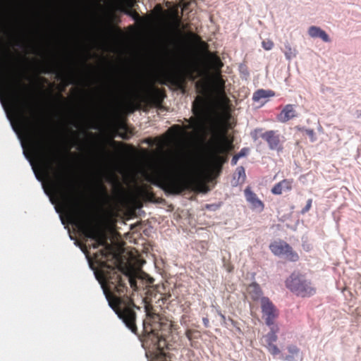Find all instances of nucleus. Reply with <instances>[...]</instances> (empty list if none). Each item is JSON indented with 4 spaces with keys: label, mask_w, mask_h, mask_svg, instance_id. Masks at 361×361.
I'll use <instances>...</instances> for the list:
<instances>
[{
    "label": "nucleus",
    "mask_w": 361,
    "mask_h": 361,
    "mask_svg": "<svg viewBox=\"0 0 361 361\" xmlns=\"http://www.w3.org/2000/svg\"><path fill=\"white\" fill-rule=\"evenodd\" d=\"M22 128L27 134L32 152L39 161L42 169L49 178L51 190L63 202L66 216L85 238L94 242L89 248H103L94 254L93 261L97 265L94 271L97 280L103 278L105 273L112 270L117 259L106 238L94 224L92 214L85 204L81 193L71 178L67 170L62 165L61 159L50 137L44 130L36 135L32 130L30 120L27 116V110L35 115L33 104H10Z\"/></svg>",
    "instance_id": "obj_1"
},
{
    "label": "nucleus",
    "mask_w": 361,
    "mask_h": 361,
    "mask_svg": "<svg viewBox=\"0 0 361 361\" xmlns=\"http://www.w3.org/2000/svg\"><path fill=\"white\" fill-rule=\"evenodd\" d=\"M112 270L105 273L98 281L101 283L109 306L114 310L125 325L137 334L136 313L135 309L140 307L135 305L133 300L127 295V282L134 290L137 289L136 278L125 273L118 267L117 262L111 267Z\"/></svg>",
    "instance_id": "obj_2"
},
{
    "label": "nucleus",
    "mask_w": 361,
    "mask_h": 361,
    "mask_svg": "<svg viewBox=\"0 0 361 361\" xmlns=\"http://www.w3.org/2000/svg\"><path fill=\"white\" fill-rule=\"evenodd\" d=\"M171 323L168 320L145 322L143 320L145 336L142 340L143 348L149 354L151 361H171V357L164 350L166 346V336L171 333Z\"/></svg>",
    "instance_id": "obj_3"
},
{
    "label": "nucleus",
    "mask_w": 361,
    "mask_h": 361,
    "mask_svg": "<svg viewBox=\"0 0 361 361\" xmlns=\"http://www.w3.org/2000/svg\"><path fill=\"white\" fill-rule=\"evenodd\" d=\"M147 180L166 192L179 195L188 190H195L197 185V177H186L165 167H156Z\"/></svg>",
    "instance_id": "obj_4"
},
{
    "label": "nucleus",
    "mask_w": 361,
    "mask_h": 361,
    "mask_svg": "<svg viewBox=\"0 0 361 361\" xmlns=\"http://www.w3.org/2000/svg\"><path fill=\"white\" fill-rule=\"evenodd\" d=\"M192 112L195 117L185 119L188 125L181 127L178 125L173 126L170 130L173 131L176 136L180 137L187 134V130H199L204 128L209 118V106L204 98L197 97L192 103Z\"/></svg>",
    "instance_id": "obj_5"
},
{
    "label": "nucleus",
    "mask_w": 361,
    "mask_h": 361,
    "mask_svg": "<svg viewBox=\"0 0 361 361\" xmlns=\"http://www.w3.org/2000/svg\"><path fill=\"white\" fill-rule=\"evenodd\" d=\"M161 290H164V286H158L149 290L147 297L144 299L146 312L145 322L165 320L161 317L156 308L159 307L161 309L162 305L169 300L171 295L169 292H162Z\"/></svg>",
    "instance_id": "obj_6"
},
{
    "label": "nucleus",
    "mask_w": 361,
    "mask_h": 361,
    "mask_svg": "<svg viewBox=\"0 0 361 361\" xmlns=\"http://www.w3.org/2000/svg\"><path fill=\"white\" fill-rule=\"evenodd\" d=\"M233 148V139L226 136L224 130L220 140L214 146L209 157V163L212 168L219 172L221 171L223 164L227 161V154Z\"/></svg>",
    "instance_id": "obj_7"
},
{
    "label": "nucleus",
    "mask_w": 361,
    "mask_h": 361,
    "mask_svg": "<svg viewBox=\"0 0 361 361\" xmlns=\"http://www.w3.org/2000/svg\"><path fill=\"white\" fill-rule=\"evenodd\" d=\"M166 97V94L164 89H161L150 85L147 87L145 94H136L137 102L135 104L130 103V105L135 106L136 109L140 108L141 103L145 104L147 107L161 108ZM134 109L135 108L132 109V111H133Z\"/></svg>",
    "instance_id": "obj_8"
},
{
    "label": "nucleus",
    "mask_w": 361,
    "mask_h": 361,
    "mask_svg": "<svg viewBox=\"0 0 361 361\" xmlns=\"http://www.w3.org/2000/svg\"><path fill=\"white\" fill-rule=\"evenodd\" d=\"M287 288L300 297H310L316 293L310 281L300 274H293L286 281Z\"/></svg>",
    "instance_id": "obj_9"
},
{
    "label": "nucleus",
    "mask_w": 361,
    "mask_h": 361,
    "mask_svg": "<svg viewBox=\"0 0 361 361\" xmlns=\"http://www.w3.org/2000/svg\"><path fill=\"white\" fill-rule=\"evenodd\" d=\"M269 249L276 256H285L291 262H296L299 259V255L293 250V247L286 242L279 240L272 242L269 245Z\"/></svg>",
    "instance_id": "obj_10"
},
{
    "label": "nucleus",
    "mask_w": 361,
    "mask_h": 361,
    "mask_svg": "<svg viewBox=\"0 0 361 361\" xmlns=\"http://www.w3.org/2000/svg\"><path fill=\"white\" fill-rule=\"evenodd\" d=\"M261 308L262 316L268 326L274 324L275 319L279 315V311L273 302L267 297L261 298Z\"/></svg>",
    "instance_id": "obj_11"
},
{
    "label": "nucleus",
    "mask_w": 361,
    "mask_h": 361,
    "mask_svg": "<svg viewBox=\"0 0 361 361\" xmlns=\"http://www.w3.org/2000/svg\"><path fill=\"white\" fill-rule=\"evenodd\" d=\"M260 137L264 140L269 149L278 152L283 150V145L281 140V136L276 130H267L262 133Z\"/></svg>",
    "instance_id": "obj_12"
},
{
    "label": "nucleus",
    "mask_w": 361,
    "mask_h": 361,
    "mask_svg": "<svg viewBox=\"0 0 361 361\" xmlns=\"http://www.w3.org/2000/svg\"><path fill=\"white\" fill-rule=\"evenodd\" d=\"M297 113L293 104H286L280 114L277 116V120L281 123H286L288 121L295 118Z\"/></svg>",
    "instance_id": "obj_13"
},
{
    "label": "nucleus",
    "mask_w": 361,
    "mask_h": 361,
    "mask_svg": "<svg viewBox=\"0 0 361 361\" xmlns=\"http://www.w3.org/2000/svg\"><path fill=\"white\" fill-rule=\"evenodd\" d=\"M293 179H283L274 185L271 188V193L274 195H281L283 191H290L293 188Z\"/></svg>",
    "instance_id": "obj_14"
},
{
    "label": "nucleus",
    "mask_w": 361,
    "mask_h": 361,
    "mask_svg": "<svg viewBox=\"0 0 361 361\" xmlns=\"http://www.w3.org/2000/svg\"><path fill=\"white\" fill-rule=\"evenodd\" d=\"M262 295V290L258 283L253 282L246 288V298H249L253 301L258 300Z\"/></svg>",
    "instance_id": "obj_15"
},
{
    "label": "nucleus",
    "mask_w": 361,
    "mask_h": 361,
    "mask_svg": "<svg viewBox=\"0 0 361 361\" xmlns=\"http://www.w3.org/2000/svg\"><path fill=\"white\" fill-rule=\"evenodd\" d=\"M245 196L247 202H249L253 207L259 208L261 210L264 209V203L258 199L256 194L254 193L250 188H245Z\"/></svg>",
    "instance_id": "obj_16"
},
{
    "label": "nucleus",
    "mask_w": 361,
    "mask_h": 361,
    "mask_svg": "<svg viewBox=\"0 0 361 361\" xmlns=\"http://www.w3.org/2000/svg\"><path fill=\"white\" fill-rule=\"evenodd\" d=\"M212 63L214 69L216 71V75H214V79L216 80L218 83H219L221 86L224 85V81L222 80L221 77V68L223 66V63L219 56H214L212 60Z\"/></svg>",
    "instance_id": "obj_17"
},
{
    "label": "nucleus",
    "mask_w": 361,
    "mask_h": 361,
    "mask_svg": "<svg viewBox=\"0 0 361 361\" xmlns=\"http://www.w3.org/2000/svg\"><path fill=\"white\" fill-rule=\"evenodd\" d=\"M308 33L312 37H319L325 42H330L329 35L319 27L311 26L308 30Z\"/></svg>",
    "instance_id": "obj_18"
},
{
    "label": "nucleus",
    "mask_w": 361,
    "mask_h": 361,
    "mask_svg": "<svg viewBox=\"0 0 361 361\" xmlns=\"http://www.w3.org/2000/svg\"><path fill=\"white\" fill-rule=\"evenodd\" d=\"M169 81L177 88L183 90L185 86V78L182 73L171 75Z\"/></svg>",
    "instance_id": "obj_19"
},
{
    "label": "nucleus",
    "mask_w": 361,
    "mask_h": 361,
    "mask_svg": "<svg viewBox=\"0 0 361 361\" xmlns=\"http://www.w3.org/2000/svg\"><path fill=\"white\" fill-rule=\"evenodd\" d=\"M274 96V92L272 90H266L260 89L257 90L254 94L252 99L255 102L259 101L261 99L271 97Z\"/></svg>",
    "instance_id": "obj_20"
},
{
    "label": "nucleus",
    "mask_w": 361,
    "mask_h": 361,
    "mask_svg": "<svg viewBox=\"0 0 361 361\" xmlns=\"http://www.w3.org/2000/svg\"><path fill=\"white\" fill-rule=\"evenodd\" d=\"M279 331V328L277 326H272L271 328L270 331L264 336L263 338V342L264 344H267L269 343H275L277 339L278 336L276 335V333Z\"/></svg>",
    "instance_id": "obj_21"
},
{
    "label": "nucleus",
    "mask_w": 361,
    "mask_h": 361,
    "mask_svg": "<svg viewBox=\"0 0 361 361\" xmlns=\"http://www.w3.org/2000/svg\"><path fill=\"white\" fill-rule=\"evenodd\" d=\"M123 12L130 16L133 20H135L137 23L141 24V25H143L145 23V19H143L142 18H141L139 15V13L135 11V10H133L132 8H126L123 10Z\"/></svg>",
    "instance_id": "obj_22"
},
{
    "label": "nucleus",
    "mask_w": 361,
    "mask_h": 361,
    "mask_svg": "<svg viewBox=\"0 0 361 361\" xmlns=\"http://www.w3.org/2000/svg\"><path fill=\"white\" fill-rule=\"evenodd\" d=\"M185 336L191 342L190 345L194 346L193 342L195 340L198 339L200 337V333L198 331L193 329H188L185 331Z\"/></svg>",
    "instance_id": "obj_23"
},
{
    "label": "nucleus",
    "mask_w": 361,
    "mask_h": 361,
    "mask_svg": "<svg viewBox=\"0 0 361 361\" xmlns=\"http://www.w3.org/2000/svg\"><path fill=\"white\" fill-rule=\"evenodd\" d=\"M283 53L288 61L296 56V49L292 48L289 43L285 44Z\"/></svg>",
    "instance_id": "obj_24"
},
{
    "label": "nucleus",
    "mask_w": 361,
    "mask_h": 361,
    "mask_svg": "<svg viewBox=\"0 0 361 361\" xmlns=\"http://www.w3.org/2000/svg\"><path fill=\"white\" fill-rule=\"evenodd\" d=\"M288 350L289 353H290L291 355H288L286 357V360H287L288 361H293L294 355H297L299 353V349L295 345H290L288 347Z\"/></svg>",
    "instance_id": "obj_25"
},
{
    "label": "nucleus",
    "mask_w": 361,
    "mask_h": 361,
    "mask_svg": "<svg viewBox=\"0 0 361 361\" xmlns=\"http://www.w3.org/2000/svg\"><path fill=\"white\" fill-rule=\"evenodd\" d=\"M264 346L267 348L269 352L273 355H276L280 353L279 348L277 347L276 345L274 344V343H269L267 344H264Z\"/></svg>",
    "instance_id": "obj_26"
},
{
    "label": "nucleus",
    "mask_w": 361,
    "mask_h": 361,
    "mask_svg": "<svg viewBox=\"0 0 361 361\" xmlns=\"http://www.w3.org/2000/svg\"><path fill=\"white\" fill-rule=\"evenodd\" d=\"M128 89V86L126 82L121 80H116L115 83V90L116 92H124Z\"/></svg>",
    "instance_id": "obj_27"
},
{
    "label": "nucleus",
    "mask_w": 361,
    "mask_h": 361,
    "mask_svg": "<svg viewBox=\"0 0 361 361\" xmlns=\"http://www.w3.org/2000/svg\"><path fill=\"white\" fill-rule=\"evenodd\" d=\"M196 88L201 92H205L208 90V84L204 81H198L196 82Z\"/></svg>",
    "instance_id": "obj_28"
},
{
    "label": "nucleus",
    "mask_w": 361,
    "mask_h": 361,
    "mask_svg": "<svg viewBox=\"0 0 361 361\" xmlns=\"http://www.w3.org/2000/svg\"><path fill=\"white\" fill-rule=\"evenodd\" d=\"M262 46L265 50H271L274 47V42L270 39L264 40L262 42Z\"/></svg>",
    "instance_id": "obj_29"
},
{
    "label": "nucleus",
    "mask_w": 361,
    "mask_h": 361,
    "mask_svg": "<svg viewBox=\"0 0 361 361\" xmlns=\"http://www.w3.org/2000/svg\"><path fill=\"white\" fill-rule=\"evenodd\" d=\"M98 190H99V192L105 198H108L109 197L107 190H106V187L102 183H100L98 184Z\"/></svg>",
    "instance_id": "obj_30"
},
{
    "label": "nucleus",
    "mask_w": 361,
    "mask_h": 361,
    "mask_svg": "<svg viewBox=\"0 0 361 361\" xmlns=\"http://www.w3.org/2000/svg\"><path fill=\"white\" fill-rule=\"evenodd\" d=\"M49 94L55 100H56V99H57L58 100H59L60 102H61L63 103L66 102V99L63 97V95L59 93L56 95H54L52 93V91H49Z\"/></svg>",
    "instance_id": "obj_31"
},
{
    "label": "nucleus",
    "mask_w": 361,
    "mask_h": 361,
    "mask_svg": "<svg viewBox=\"0 0 361 361\" xmlns=\"http://www.w3.org/2000/svg\"><path fill=\"white\" fill-rule=\"evenodd\" d=\"M236 173L238 176V178L242 177L244 179L245 178V171L243 166H238L236 169Z\"/></svg>",
    "instance_id": "obj_32"
},
{
    "label": "nucleus",
    "mask_w": 361,
    "mask_h": 361,
    "mask_svg": "<svg viewBox=\"0 0 361 361\" xmlns=\"http://www.w3.org/2000/svg\"><path fill=\"white\" fill-rule=\"evenodd\" d=\"M312 204V199H309L307 201V204H306L305 207L302 209L301 213L302 214L307 213L311 209Z\"/></svg>",
    "instance_id": "obj_33"
},
{
    "label": "nucleus",
    "mask_w": 361,
    "mask_h": 361,
    "mask_svg": "<svg viewBox=\"0 0 361 361\" xmlns=\"http://www.w3.org/2000/svg\"><path fill=\"white\" fill-rule=\"evenodd\" d=\"M80 248L82 250V252L85 254L86 257L89 259L90 252L87 246L85 244H82L80 246Z\"/></svg>",
    "instance_id": "obj_34"
},
{
    "label": "nucleus",
    "mask_w": 361,
    "mask_h": 361,
    "mask_svg": "<svg viewBox=\"0 0 361 361\" xmlns=\"http://www.w3.org/2000/svg\"><path fill=\"white\" fill-rule=\"evenodd\" d=\"M248 149L247 148H243L237 154L239 157L245 156L247 154Z\"/></svg>",
    "instance_id": "obj_35"
},
{
    "label": "nucleus",
    "mask_w": 361,
    "mask_h": 361,
    "mask_svg": "<svg viewBox=\"0 0 361 361\" xmlns=\"http://www.w3.org/2000/svg\"><path fill=\"white\" fill-rule=\"evenodd\" d=\"M239 159V156H238V154H235L231 159V164L233 166L235 165Z\"/></svg>",
    "instance_id": "obj_36"
},
{
    "label": "nucleus",
    "mask_w": 361,
    "mask_h": 361,
    "mask_svg": "<svg viewBox=\"0 0 361 361\" xmlns=\"http://www.w3.org/2000/svg\"><path fill=\"white\" fill-rule=\"evenodd\" d=\"M142 192L146 195H151V196H154L153 193L149 192L147 187H145L143 188L142 189Z\"/></svg>",
    "instance_id": "obj_37"
},
{
    "label": "nucleus",
    "mask_w": 361,
    "mask_h": 361,
    "mask_svg": "<svg viewBox=\"0 0 361 361\" xmlns=\"http://www.w3.org/2000/svg\"><path fill=\"white\" fill-rule=\"evenodd\" d=\"M202 322L204 324V326L205 327H209V320L207 317H203L202 318Z\"/></svg>",
    "instance_id": "obj_38"
},
{
    "label": "nucleus",
    "mask_w": 361,
    "mask_h": 361,
    "mask_svg": "<svg viewBox=\"0 0 361 361\" xmlns=\"http://www.w3.org/2000/svg\"><path fill=\"white\" fill-rule=\"evenodd\" d=\"M306 133H307V134L310 137H311L312 138H313V137H314V130H306Z\"/></svg>",
    "instance_id": "obj_39"
},
{
    "label": "nucleus",
    "mask_w": 361,
    "mask_h": 361,
    "mask_svg": "<svg viewBox=\"0 0 361 361\" xmlns=\"http://www.w3.org/2000/svg\"><path fill=\"white\" fill-rule=\"evenodd\" d=\"M42 73H49V69L48 67H44L41 71Z\"/></svg>",
    "instance_id": "obj_40"
},
{
    "label": "nucleus",
    "mask_w": 361,
    "mask_h": 361,
    "mask_svg": "<svg viewBox=\"0 0 361 361\" xmlns=\"http://www.w3.org/2000/svg\"><path fill=\"white\" fill-rule=\"evenodd\" d=\"M219 315L221 317V319L223 320V322H225L226 321V317L223 314H221V313H219Z\"/></svg>",
    "instance_id": "obj_41"
},
{
    "label": "nucleus",
    "mask_w": 361,
    "mask_h": 361,
    "mask_svg": "<svg viewBox=\"0 0 361 361\" xmlns=\"http://www.w3.org/2000/svg\"><path fill=\"white\" fill-rule=\"evenodd\" d=\"M30 47L32 48V53H36V50H37L36 47L35 46H32V45Z\"/></svg>",
    "instance_id": "obj_42"
},
{
    "label": "nucleus",
    "mask_w": 361,
    "mask_h": 361,
    "mask_svg": "<svg viewBox=\"0 0 361 361\" xmlns=\"http://www.w3.org/2000/svg\"><path fill=\"white\" fill-rule=\"evenodd\" d=\"M195 172H196L197 175H200V172H201L200 169V168L196 169Z\"/></svg>",
    "instance_id": "obj_43"
},
{
    "label": "nucleus",
    "mask_w": 361,
    "mask_h": 361,
    "mask_svg": "<svg viewBox=\"0 0 361 361\" xmlns=\"http://www.w3.org/2000/svg\"><path fill=\"white\" fill-rule=\"evenodd\" d=\"M121 137H122L123 139H127V138H128V137H127L126 134H122V135H121Z\"/></svg>",
    "instance_id": "obj_44"
},
{
    "label": "nucleus",
    "mask_w": 361,
    "mask_h": 361,
    "mask_svg": "<svg viewBox=\"0 0 361 361\" xmlns=\"http://www.w3.org/2000/svg\"><path fill=\"white\" fill-rule=\"evenodd\" d=\"M121 128H123V129H126V125H125V124H123V125L121 126Z\"/></svg>",
    "instance_id": "obj_45"
},
{
    "label": "nucleus",
    "mask_w": 361,
    "mask_h": 361,
    "mask_svg": "<svg viewBox=\"0 0 361 361\" xmlns=\"http://www.w3.org/2000/svg\"><path fill=\"white\" fill-rule=\"evenodd\" d=\"M114 144H118L116 141H114L113 142ZM121 145H122L121 143H120Z\"/></svg>",
    "instance_id": "obj_46"
},
{
    "label": "nucleus",
    "mask_w": 361,
    "mask_h": 361,
    "mask_svg": "<svg viewBox=\"0 0 361 361\" xmlns=\"http://www.w3.org/2000/svg\"><path fill=\"white\" fill-rule=\"evenodd\" d=\"M230 320L231 321V322H232V323H234V321H233V319H230Z\"/></svg>",
    "instance_id": "obj_47"
},
{
    "label": "nucleus",
    "mask_w": 361,
    "mask_h": 361,
    "mask_svg": "<svg viewBox=\"0 0 361 361\" xmlns=\"http://www.w3.org/2000/svg\"><path fill=\"white\" fill-rule=\"evenodd\" d=\"M6 54L8 55L9 54V51H6Z\"/></svg>",
    "instance_id": "obj_48"
}]
</instances>
